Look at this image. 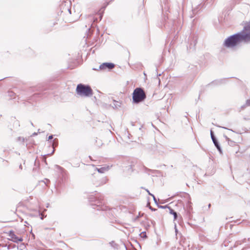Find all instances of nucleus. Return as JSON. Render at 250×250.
I'll use <instances>...</instances> for the list:
<instances>
[{
    "mask_svg": "<svg viewBox=\"0 0 250 250\" xmlns=\"http://www.w3.org/2000/svg\"><path fill=\"white\" fill-rule=\"evenodd\" d=\"M250 41V33L244 30L239 33L230 36L227 38L224 42V46L227 48H233L242 42H248Z\"/></svg>",
    "mask_w": 250,
    "mask_h": 250,
    "instance_id": "1",
    "label": "nucleus"
},
{
    "mask_svg": "<svg viewBox=\"0 0 250 250\" xmlns=\"http://www.w3.org/2000/svg\"><path fill=\"white\" fill-rule=\"evenodd\" d=\"M76 91L77 94L81 97H89L93 95V90L91 87L82 83L77 85Z\"/></svg>",
    "mask_w": 250,
    "mask_h": 250,
    "instance_id": "2",
    "label": "nucleus"
},
{
    "mask_svg": "<svg viewBox=\"0 0 250 250\" xmlns=\"http://www.w3.org/2000/svg\"><path fill=\"white\" fill-rule=\"evenodd\" d=\"M146 98V95L144 90L141 87L135 88L132 94L133 102L138 104L143 102Z\"/></svg>",
    "mask_w": 250,
    "mask_h": 250,
    "instance_id": "3",
    "label": "nucleus"
},
{
    "mask_svg": "<svg viewBox=\"0 0 250 250\" xmlns=\"http://www.w3.org/2000/svg\"><path fill=\"white\" fill-rule=\"evenodd\" d=\"M115 66L114 63L111 62H104L99 66V69L102 70H110Z\"/></svg>",
    "mask_w": 250,
    "mask_h": 250,
    "instance_id": "4",
    "label": "nucleus"
},
{
    "mask_svg": "<svg viewBox=\"0 0 250 250\" xmlns=\"http://www.w3.org/2000/svg\"><path fill=\"white\" fill-rule=\"evenodd\" d=\"M108 179L107 177H103L101 178L99 180L97 181L94 183V184L96 187L101 186L102 185H104V184H106L107 182L108 181Z\"/></svg>",
    "mask_w": 250,
    "mask_h": 250,
    "instance_id": "5",
    "label": "nucleus"
},
{
    "mask_svg": "<svg viewBox=\"0 0 250 250\" xmlns=\"http://www.w3.org/2000/svg\"><path fill=\"white\" fill-rule=\"evenodd\" d=\"M10 236H11L13 241L15 243H18L19 242H22L23 241L22 237H19L17 236L13 232L10 231Z\"/></svg>",
    "mask_w": 250,
    "mask_h": 250,
    "instance_id": "6",
    "label": "nucleus"
},
{
    "mask_svg": "<svg viewBox=\"0 0 250 250\" xmlns=\"http://www.w3.org/2000/svg\"><path fill=\"white\" fill-rule=\"evenodd\" d=\"M111 167V166H107L100 167L99 168H96V169L98 171V172L104 173L109 170Z\"/></svg>",
    "mask_w": 250,
    "mask_h": 250,
    "instance_id": "7",
    "label": "nucleus"
},
{
    "mask_svg": "<svg viewBox=\"0 0 250 250\" xmlns=\"http://www.w3.org/2000/svg\"><path fill=\"white\" fill-rule=\"evenodd\" d=\"M187 214H188V216L190 217L191 214V211L192 209L191 203L190 202H188L187 205Z\"/></svg>",
    "mask_w": 250,
    "mask_h": 250,
    "instance_id": "8",
    "label": "nucleus"
},
{
    "mask_svg": "<svg viewBox=\"0 0 250 250\" xmlns=\"http://www.w3.org/2000/svg\"><path fill=\"white\" fill-rule=\"evenodd\" d=\"M101 199H98L96 201V203L95 204V205H96L98 208L97 209V210H105L106 207H100V206H101L100 204L98 205V204L102 203V202H101Z\"/></svg>",
    "mask_w": 250,
    "mask_h": 250,
    "instance_id": "9",
    "label": "nucleus"
},
{
    "mask_svg": "<svg viewBox=\"0 0 250 250\" xmlns=\"http://www.w3.org/2000/svg\"><path fill=\"white\" fill-rule=\"evenodd\" d=\"M212 140L215 146H216L217 149L218 150V151L220 153H222V149H221V146H220L217 140L216 139V138H215Z\"/></svg>",
    "mask_w": 250,
    "mask_h": 250,
    "instance_id": "10",
    "label": "nucleus"
},
{
    "mask_svg": "<svg viewBox=\"0 0 250 250\" xmlns=\"http://www.w3.org/2000/svg\"><path fill=\"white\" fill-rule=\"evenodd\" d=\"M169 212L170 214H172L174 217V220H175L177 218V214L172 208L170 207L168 208Z\"/></svg>",
    "mask_w": 250,
    "mask_h": 250,
    "instance_id": "11",
    "label": "nucleus"
},
{
    "mask_svg": "<svg viewBox=\"0 0 250 250\" xmlns=\"http://www.w3.org/2000/svg\"><path fill=\"white\" fill-rule=\"evenodd\" d=\"M121 105V103L116 101L115 100H113V104L112 105V107L113 108H118L120 107Z\"/></svg>",
    "mask_w": 250,
    "mask_h": 250,
    "instance_id": "12",
    "label": "nucleus"
},
{
    "mask_svg": "<svg viewBox=\"0 0 250 250\" xmlns=\"http://www.w3.org/2000/svg\"><path fill=\"white\" fill-rule=\"evenodd\" d=\"M224 137L225 138L226 140L228 142V144L230 146H233L235 144V142L232 140H231L229 138H228L226 135H224Z\"/></svg>",
    "mask_w": 250,
    "mask_h": 250,
    "instance_id": "13",
    "label": "nucleus"
},
{
    "mask_svg": "<svg viewBox=\"0 0 250 250\" xmlns=\"http://www.w3.org/2000/svg\"><path fill=\"white\" fill-rule=\"evenodd\" d=\"M52 146L53 147V150L51 153V155L55 151L54 147L58 145V140L57 139H55L53 140V142L52 143Z\"/></svg>",
    "mask_w": 250,
    "mask_h": 250,
    "instance_id": "14",
    "label": "nucleus"
},
{
    "mask_svg": "<svg viewBox=\"0 0 250 250\" xmlns=\"http://www.w3.org/2000/svg\"><path fill=\"white\" fill-rule=\"evenodd\" d=\"M244 27L245 30L250 33V21L248 22Z\"/></svg>",
    "mask_w": 250,
    "mask_h": 250,
    "instance_id": "15",
    "label": "nucleus"
},
{
    "mask_svg": "<svg viewBox=\"0 0 250 250\" xmlns=\"http://www.w3.org/2000/svg\"><path fill=\"white\" fill-rule=\"evenodd\" d=\"M196 40L194 41L193 42V43H190V45H189V49H193V50L194 49V46H195L196 45Z\"/></svg>",
    "mask_w": 250,
    "mask_h": 250,
    "instance_id": "16",
    "label": "nucleus"
},
{
    "mask_svg": "<svg viewBox=\"0 0 250 250\" xmlns=\"http://www.w3.org/2000/svg\"><path fill=\"white\" fill-rule=\"evenodd\" d=\"M55 168L60 170L61 172L62 171L64 170L62 167H61L60 166L57 165H56L55 166Z\"/></svg>",
    "mask_w": 250,
    "mask_h": 250,
    "instance_id": "17",
    "label": "nucleus"
},
{
    "mask_svg": "<svg viewBox=\"0 0 250 250\" xmlns=\"http://www.w3.org/2000/svg\"><path fill=\"white\" fill-rule=\"evenodd\" d=\"M17 141H20V142H24V138H23V137H19L18 138H17Z\"/></svg>",
    "mask_w": 250,
    "mask_h": 250,
    "instance_id": "18",
    "label": "nucleus"
},
{
    "mask_svg": "<svg viewBox=\"0 0 250 250\" xmlns=\"http://www.w3.org/2000/svg\"><path fill=\"white\" fill-rule=\"evenodd\" d=\"M158 208H167L168 209V208H170L168 205H165V206H159L158 205Z\"/></svg>",
    "mask_w": 250,
    "mask_h": 250,
    "instance_id": "19",
    "label": "nucleus"
},
{
    "mask_svg": "<svg viewBox=\"0 0 250 250\" xmlns=\"http://www.w3.org/2000/svg\"><path fill=\"white\" fill-rule=\"evenodd\" d=\"M210 136L212 140L216 138L214 135L213 132L212 130L210 131Z\"/></svg>",
    "mask_w": 250,
    "mask_h": 250,
    "instance_id": "20",
    "label": "nucleus"
},
{
    "mask_svg": "<svg viewBox=\"0 0 250 250\" xmlns=\"http://www.w3.org/2000/svg\"><path fill=\"white\" fill-rule=\"evenodd\" d=\"M246 106H250V99L246 101Z\"/></svg>",
    "mask_w": 250,
    "mask_h": 250,
    "instance_id": "21",
    "label": "nucleus"
},
{
    "mask_svg": "<svg viewBox=\"0 0 250 250\" xmlns=\"http://www.w3.org/2000/svg\"><path fill=\"white\" fill-rule=\"evenodd\" d=\"M152 197H153V200H154L155 203H156L157 205H158V203H157L156 198H155V196L153 195H152Z\"/></svg>",
    "mask_w": 250,
    "mask_h": 250,
    "instance_id": "22",
    "label": "nucleus"
},
{
    "mask_svg": "<svg viewBox=\"0 0 250 250\" xmlns=\"http://www.w3.org/2000/svg\"><path fill=\"white\" fill-rule=\"evenodd\" d=\"M218 127H221V128H224V129H228V130H231V131L233 132V131L232 130V129H229L226 127H224V126H217Z\"/></svg>",
    "mask_w": 250,
    "mask_h": 250,
    "instance_id": "23",
    "label": "nucleus"
},
{
    "mask_svg": "<svg viewBox=\"0 0 250 250\" xmlns=\"http://www.w3.org/2000/svg\"><path fill=\"white\" fill-rule=\"evenodd\" d=\"M110 244H111V245L113 247H115V246L114 245H116V244L114 243V241H112L110 243Z\"/></svg>",
    "mask_w": 250,
    "mask_h": 250,
    "instance_id": "24",
    "label": "nucleus"
},
{
    "mask_svg": "<svg viewBox=\"0 0 250 250\" xmlns=\"http://www.w3.org/2000/svg\"><path fill=\"white\" fill-rule=\"evenodd\" d=\"M146 192L148 193V194L149 195H150V196H152V195H153V194H152V193H151L149 192V191L147 189H146Z\"/></svg>",
    "mask_w": 250,
    "mask_h": 250,
    "instance_id": "25",
    "label": "nucleus"
},
{
    "mask_svg": "<svg viewBox=\"0 0 250 250\" xmlns=\"http://www.w3.org/2000/svg\"><path fill=\"white\" fill-rule=\"evenodd\" d=\"M53 139V135H50L48 137V141Z\"/></svg>",
    "mask_w": 250,
    "mask_h": 250,
    "instance_id": "26",
    "label": "nucleus"
},
{
    "mask_svg": "<svg viewBox=\"0 0 250 250\" xmlns=\"http://www.w3.org/2000/svg\"><path fill=\"white\" fill-rule=\"evenodd\" d=\"M149 209H150L152 211H155L156 210V209L155 208H152L151 206L149 207Z\"/></svg>",
    "mask_w": 250,
    "mask_h": 250,
    "instance_id": "27",
    "label": "nucleus"
},
{
    "mask_svg": "<svg viewBox=\"0 0 250 250\" xmlns=\"http://www.w3.org/2000/svg\"><path fill=\"white\" fill-rule=\"evenodd\" d=\"M192 12L193 14H195L196 12V9L192 10Z\"/></svg>",
    "mask_w": 250,
    "mask_h": 250,
    "instance_id": "28",
    "label": "nucleus"
},
{
    "mask_svg": "<svg viewBox=\"0 0 250 250\" xmlns=\"http://www.w3.org/2000/svg\"><path fill=\"white\" fill-rule=\"evenodd\" d=\"M93 70H99L100 69H99V67L98 68H93Z\"/></svg>",
    "mask_w": 250,
    "mask_h": 250,
    "instance_id": "29",
    "label": "nucleus"
},
{
    "mask_svg": "<svg viewBox=\"0 0 250 250\" xmlns=\"http://www.w3.org/2000/svg\"><path fill=\"white\" fill-rule=\"evenodd\" d=\"M175 232H176V233H177V231H178V230H177V228H176V225H175Z\"/></svg>",
    "mask_w": 250,
    "mask_h": 250,
    "instance_id": "30",
    "label": "nucleus"
},
{
    "mask_svg": "<svg viewBox=\"0 0 250 250\" xmlns=\"http://www.w3.org/2000/svg\"><path fill=\"white\" fill-rule=\"evenodd\" d=\"M37 134H38V133H36V132H34V133H33L32 136H35V135H37Z\"/></svg>",
    "mask_w": 250,
    "mask_h": 250,
    "instance_id": "31",
    "label": "nucleus"
},
{
    "mask_svg": "<svg viewBox=\"0 0 250 250\" xmlns=\"http://www.w3.org/2000/svg\"><path fill=\"white\" fill-rule=\"evenodd\" d=\"M102 17H103V15L102 14H100V20H101L102 19Z\"/></svg>",
    "mask_w": 250,
    "mask_h": 250,
    "instance_id": "32",
    "label": "nucleus"
},
{
    "mask_svg": "<svg viewBox=\"0 0 250 250\" xmlns=\"http://www.w3.org/2000/svg\"><path fill=\"white\" fill-rule=\"evenodd\" d=\"M97 21H98V19H97V18H96V19H94V22H97Z\"/></svg>",
    "mask_w": 250,
    "mask_h": 250,
    "instance_id": "33",
    "label": "nucleus"
},
{
    "mask_svg": "<svg viewBox=\"0 0 250 250\" xmlns=\"http://www.w3.org/2000/svg\"><path fill=\"white\" fill-rule=\"evenodd\" d=\"M68 11H69V13L71 14V10L68 9Z\"/></svg>",
    "mask_w": 250,
    "mask_h": 250,
    "instance_id": "34",
    "label": "nucleus"
},
{
    "mask_svg": "<svg viewBox=\"0 0 250 250\" xmlns=\"http://www.w3.org/2000/svg\"><path fill=\"white\" fill-rule=\"evenodd\" d=\"M20 168H21V169H22V166H21V165L20 166Z\"/></svg>",
    "mask_w": 250,
    "mask_h": 250,
    "instance_id": "35",
    "label": "nucleus"
},
{
    "mask_svg": "<svg viewBox=\"0 0 250 250\" xmlns=\"http://www.w3.org/2000/svg\"><path fill=\"white\" fill-rule=\"evenodd\" d=\"M210 206H211L210 204H208V208H210Z\"/></svg>",
    "mask_w": 250,
    "mask_h": 250,
    "instance_id": "36",
    "label": "nucleus"
},
{
    "mask_svg": "<svg viewBox=\"0 0 250 250\" xmlns=\"http://www.w3.org/2000/svg\"><path fill=\"white\" fill-rule=\"evenodd\" d=\"M131 125H134V124H133V123L132 122L131 123Z\"/></svg>",
    "mask_w": 250,
    "mask_h": 250,
    "instance_id": "37",
    "label": "nucleus"
},
{
    "mask_svg": "<svg viewBox=\"0 0 250 250\" xmlns=\"http://www.w3.org/2000/svg\"><path fill=\"white\" fill-rule=\"evenodd\" d=\"M1 80H0V81H1Z\"/></svg>",
    "mask_w": 250,
    "mask_h": 250,
    "instance_id": "38",
    "label": "nucleus"
}]
</instances>
